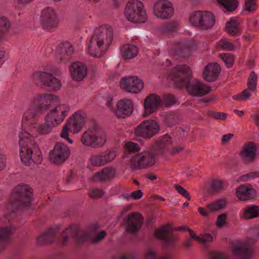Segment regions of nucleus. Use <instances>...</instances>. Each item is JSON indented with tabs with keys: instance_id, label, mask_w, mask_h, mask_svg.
Masks as SVG:
<instances>
[{
	"instance_id": "58",
	"label": "nucleus",
	"mask_w": 259,
	"mask_h": 259,
	"mask_svg": "<svg viewBox=\"0 0 259 259\" xmlns=\"http://www.w3.org/2000/svg\"><path fill=\"white\" fill-rule=\"evenodd\" d=\"M36 243L38 245H45L51 243L50 238L48 239L44 233L40 234L36 238Z\"/></svg>"
},
{
	"instance_id": "47",
	"label": "nucleus",
	"mask_w": 259,
	"mask_h": 259,
	"mask_svg": "<svg viewBox=\"0 0 259 259\" xmlns=\"http://www.w3.org/2000/svg\"><path fill=\"white\" fill-rule=\"evenodd\" d=\"M89 160L91 165L93 166L96 167H100L103 166L100 153L91 155Z\"/></svg>"
},
{
	"instance_id": "6",
	"label": "nucleus",
	"mask_w": 259,
	"mask_h": 259,
	"mask_svg": "<svg viewBox=\"0 0 259 259\" xmlns=\"http://www.w3.org/2000/svg\"><path fill=\"white\" fill-rule=\"evenodd\" d=\"M80 141L83 145L95 148L102 147L106 142L105 133L99 128H92L84 132Z\"/></svg>"
},
{
	"instance_id": "57",
	"label": "nucleus",
	"mask_w": 259,
	"mask_h": 259,
	"mask_svg": "<svg viewBox=\"0 0 259 259\" xmlns=\"http://www.w3.org/2000/svg\"><path fill=\"white\" fill-rule=\"evenodd\" d=\"M106 235V232L104 230H102L96 235L92 239V241L94 243H97L102 241L105 237Z\"/></svg>"
},
{
	"instance_id": "13",
	"label": "nucleus",
	"mask_w": 259,
	"mask_h": 259,
	"mask_svg": "<svg viewBox=\"0 0 259 259\" xmlns=\"http://www.w3.org/2000/svg\"><path fill=\"white\" fill-rule=\"evenodd\" d=\"M70 150L64 143L58 142L55 145L53 150L49 154L50 161L55 164L63 163L69 157Z\"/></svg>"
},
{
	"instance_id": "31",
	"label": "nucleus",
	"mask_w": 259,
	"mask_h": 259,
	"mask_svg": "<svg viewBox=\"0 0 259 259\" xmlns=\"http://www.w3.org/2000/svg\"><path fill=\"white\" fill-rule=\"evenodd\" d=\"M115 174L116 170L114 168L110 166L106 167L96 172L92 180L95 182H108L114 179Z\"/></svg>"
},
{
	"instance_id": "18",
	"label": "nucleus",
	"mask_w": 259,
	"mask_h": 259,
	"mask_svg": "<svg viewBox=\"0 0 259 259\" xmlns=\"http://www.w3.org/2000/svg\"><path fill=\"white\" fill-rule=\"evenodd\" d=\"M188 94L193 97H201L208 94L211 90L209 85L201 82L196 79H192L186 87Z\"/></svg>"
},
{
	"instance_id": "19",
	"label": "nucleus",
	"mask_w": 259,
	"mask_h": 259,
	"mask_svg": "<svg viewBox=\"0 0 259 259\" xmlns=\"http://www.w3.org/2000/svg\"><path fill=\"white\" fill-rule=\"evenodd\" d=\"M257 76L254 71H252L248 79L247 85L248 89H245L242 92L234 95L232 98L234 100L242 101L250 99L251 93L254 92L256 90Z\"/></svg>"
},
{
	"instance_id": "54",
	"label": "nucleus",
	"mask_w": 259,
	"mask_h": 259,
	"mask_svg": "<svg viewBox=\"0 0 259 259\" xmlns=\"http://www.w3.org/2000/svg\"><path fill=\"white\" fill-rule=\"evenodd\" d=\"M227 214L222 213L218 215L216 221V225L219 228L223 227L226 223Z\"/></svg>"
},
{
	"instance_id": "15",
	"label": "nucleus",
	"mask_w": 259,
	"mask_h": 259,
	"mask_svg": "<svg viewBox=\"0 0 259 259\" xmlns=\"http://www.w3.org/2000/svg\"><path fill=\"white\" fill-rule=\"evenodd\" d=\"M41 25L44 29L51 30L58 26L59 21L57 14L52 8H46L41 12Z\"/></svg>"
},
{
	"instance_id": "55",
	"label": "nucleus",
	"mask_w": 259,
	"mask_h": 259,
	"mask_svg": "<svg viewBox=\"0 0 259 259\" xmlns=\"http://www.w3.org/2000/svg\"><path fill=\"white\" fill-rule=\"evenodd\" d=\"M184 149V147L183 146H171L169 149V151H167V154L173 156L181 152Z\"/></svg>"
},
{
	"instance_id": "20",
	"label": "nucleus",
	"mask_w": 259,
	"mask_h": 259,
	"mask_svg": "<svg viewBox=\"0 0 259 259\" xmlns=\"http://www.w3.org/2000/svg\"><path fill=\"white\" fill-rule=\"evenodd\" d=\"M257 147L251 142L244 144L239 152V156L242 162L246 164L253 162L256 157Z\"/></svg>"
},
{
	"instance_id": "42",
	"label": "nucleus",
	"mask_w": 259,
	"mask_h": 259,
	"mask_svg": "<svg viewBox=\"0 0 259 259\" xmlns=\"http://www.w3.org/2000/svg\"><path fill=\"white\" fill-rule=\"evenodd\" d=\"M248 241L254 242L259 238V229L253 227L249 229L247 233Z\"/></svg>"
},
{
	"instance_id": "24",
	"label": "nucleus",
	"mask_w": 259,
	"mask_h": 259,
	"mask_svg": "<svg viewBox=\"0 0 259 259\" xmlns=\"http://www.w3.org/2000/svg\"><path fill=\"white\" fill-rule=\"evenodd\" d=\"M85 122V114L81 112L75 113L67 122L70 132L77 133L81 131Z\"/></svg>"
},
{
	"instance_id": "12",
	"label": "nucleus",
	"mask_w": 259,
	"mask_h": 259,
	"mask_svg": "<svg viewBox=\"0 0 259 259\" xmlns=\"http://www.w3.org/2000/svg\"><path fill=\"white\" fill-rule=\"evenodd\" d=\"M55 107L45 116L56 126L60 124L66 117L70 110L69 106L65 104L54 105Z\"/></svg>"
},
{
	"instance_id": "25",
	"label": "nucleus",
	"mask_w": 259,
	"mask_h": 259,
	"mask_svg": "<svg viewBox=\"0 0 259 259\" xmlns=\"http://www.w3.org/2000/svg\"><path fill=\"white\" fill-rule=\"evenodd\" d=\"M161 102V98L156 94H151L147 96L144 101V116L151 114L158 109Z\"/></svg>"
},
{
	"instance_id": "10",
	"label": "nucleus",
	"mask_w": 259,
	"mask_h": 259,
	"mask_svg": "<svg viewBox=\"0 0 259 259\" xmlns=\"http://www.w3.org/2000/svg\"><path fill=\"white\" fill-rule=\"evenodd\" d=\"M159 125L156 121L144 120L137 127L135 134L145 139H150L159 133Z\"/></svg>"
},
{
	"instance_id": "9",
	"label": "nucleus",
	"mask_w": 259,
	"mask_h": 259,
	"mask_svg": "<svg viewBox=\"0 0 259 259\" xmlns=\"http://www.w3.org/2000/svg\"><path fill=\"white\" fill-rule=\"evenodd\" d=\"M192 72L186 65H178L171 72V79L179 88L186 87L192 79Z\"/></svg>"
},
{
	"instance_id": "56",
	"label": "nucleus",
	"mask_w": 259,
	"mask_h": 259,
	"mask_svg": "<svg viewBox=\"0 0 259 259\" xmlns=\"http://www.w3.org/2000/svg\"><path fill=\"white\" fill-rule=\"evenodd\" d=\"M175 188L178 192L182 195L183 197H185L188 200H191V196L189 192L183 187L180 185H176Z\"/></svg>"
},
{
	"instance_id": "17",
	"label": "nucleus",
	"mask_w": 259,
	"mask_h": 259,
	"mask_svg": "<svg viewBox=\"0 0 259 259\" xmlns=\"http://www.w3.org/2000/svg\"><path fill=\"white\" fill-rule=\"evenodd\" d=\"M120 84L122 89L134 94L139 93L144 87L142 80L134 76L122 78Z\"/></svg>"
},
{
	"instance_id": "44",
	"label": "nucleus",
	"mask_w": 259,
	"mask_h": 259,
	"mask_svg": "<svg viewBox=\"0 0 259 259\" xmlns=\"http://www.w3.org/2000/svg\"><path fill=\"white\" fill-rule=\"evenodd\" d=\"M227 67H231L234 62V57L229 53H222L220 55Z\"/></svg>"
},
{
	"instance_id": "41",
	"label": "nucleus",
	"mask_w": 259,
	"mask_h": 259,
	"mask_svg": "<svg viewBox=\"0 0 259 259\" xmlns=\"http://www.w3.org/2000/svg\"><path fill=\"white\" fill-rule=\"evenodd\" d=\"M177 103V99L173 95H165L161 99V104L165 107H170Z\"/></svg>"
},
{
	"instance_id": "11",
	"label": "nucleus",
	"mask_w": 259,
	"mask_h": 259,
	"mask_svg": "<svg viewBox=\"0 0 259 259\" xmlns=\"http://www.w3.org/2000/svg\"><path fill=\"white\" fill-rule=\"evenodd\" d=\"M35 79L37 83L46 86L51 91H58L62 86L61 81L49 72H37Z\"/></svg>"
},
{
	"instance_id": "7",
	"label": "nucleus",
	"mask_w": 259,
	"mask_h": 259,
	"mask_svg": "<svg viewBox=\"0 0 259 259\" xmlns=\"http://www.w3.org/2000/svg\"><path fill=\"white\" fill-rule=\"evenodd\" d=\"M189 21L191 24L202 30L211 28L214 24V15L208 11H196L190 16Z\"/></svg>"
},
{
	"instance_id": "61",
	"label": "nucleus",
	"mask_w": 259,
	"mask_h": 259,
	"mask_svg": "<svg viewBox=\"0 0 259 259\" xmlns=\"http://www.w3.org/2000/svg\"><path fill=\"white\" fill-rule=\"evenodd\" d=\"M45 235L46 236V238L48 239L50 238L51 243L52 242L56 236V231L55 229H50L44 233Z\"/></svg>"
},
{
	"instance_id": "40",
	"label": "nucleus",
	"mask_w": 259,
	"mask_h": 259,
	"mask_svg": "<svg viewBox=\"0 0 259 259\" xmlns=\"http://www.w3.org/2000/svg\"><path fill=\"white\" fill-rule=\"evenodd\" d=\"M12 234V228L10 227H5L0 228V241L8 242L10 240Z\"/></svg>"
},
{
	"instance_id": "3",
	"label": "nucleus",
	"mask_w": 259,
	"mask_h": 259,
	"mask_svg": "<svg viewBox=\"0 0 259 259\" xmlns=\"http://www.w3.org/2000/svg\"><path fill=\"white\" fill-rule=\"evenodd\" d=\"M112 38V30L110 27L102 25L97 28L89 45V54L93 57H101L111 44Z\"/></svg>"
},
{
	"instance_id": "5",
	"label": "nucleus",
	"mask_w": 259,
	"mask_h": 259,
	"mask_svg": "<svg viewBox=\"0 0 259 259\" xmlns=\"http://www.w3.org/2000/svg\"><path fill=\"white\" fill-rule=\"evenodd\" d=\"M126 19L133 23H144L147 19V14L142 2L139 0H130L124 9Z\"/></svg>"
},
{
	"instance_id": "60",
	"label": "nucleus",
	"mask_w": 259,
	"mask_h": 259,
	"mask_svg": "<svg viewBox=\"0 0 259 259\" xmlns=\"http://www.w3.org/2000/svg\"><path fill=\"white\" fill-rule=\"evenodd\" d=\"M125 147L127 150H128L130 152L140 150V146L137 144L132 142H128L126 143Z\"/></svg>"
},
{
	"instance_id": "49",
	"label": "nucleus",
	"mask_w": 259,
	"mask_h": 259,
	"mask_svg": "<svg viewBox=\"0 0 259 259\" xmlns=\"http://www.w3.org/2000/svg\"><path fill=\"white\" fill-rule=\"evenodd\" d=\"M177 238L173 235L169 234L163 241V245L167 248L173 247L176 242Z\"/></svg>"
},
{
	"instance_id": "14",
	"label": "nucleus",
	"mask_w": 259,
	"mask_h": 259,
	"mask_svg": "<svg viewBox=\"0 0 259 259\" xmlns=\"http://www.w3.org/2000/svg\"><path fill=\"white\" fill-rule=\"evenodd\" d=\"M153 12L155 15L161 19H168L174 14L172 3L168 0H159L154 5Z\"/></svg>"
},
{
	"instance_id": "62",
	"label": "nucleus",
	"mask_w": 259,
	"mask_h": 259,
	"mask_svg": "<svg viewBox=\"0 0 259 259\" xmlns=\"http://www.w3.org/2000/svg\"><path fill=\"white\" fill-rule=\"evenodd\" d=\"M213 240V237L211 234L206 233L202 236L201 237H199L198 241L201 242H210Z\"/></svg>"
},
{
	"instance_id": "23",
	"label": "nucleus",
	"mask_w": 259,
	"mask_h": 259,
	"mask_svg": "<svg viewBox=\"0 0 259 259\" xmlns=\"http://www.w3.org/2000/svg\"><path fill=\"white\" fill-rule=\"evenodd\" d=\"M143 221L139 212H134L128 215L126 221V231L129 233H135L142 227Z\"/></svg>"
},
{
	"instance_id": "51",
	"label": "nucleus",
	"mask_w": 259,
	"mask_h": 259,
	"mask_svg": "<svg viewBox=\"0 0 259 259\" xmlns=\"http://www.w3.org/2000/svg\"><path fill=\"white\" fill-rule=\"evenodd\" d=\"M244 8L249 12L254 11L256 9V0H245Z\"/></svg>"
},
{
	"instance_id": "2",
	"label": "nucleus",
	"mask_w": 259,
	"mask_h": 259,
	"mask_svg": "<svg viewBox=\"0 0 259 259\" xmlns=\"http://www.w3.org/2000/svg\"><path fill=\"white\" fill-rule=\"evenodd\" d=\"M20 156L22 163L28 166L41 163V152L34 138L28 132L22 131L19 135Z\"/></svg>"
},
{
	"instance_id": "53",
	"label": "nucleus",
	"mask_w": 259,
	"mask_h": 259,
	"mask_svg": "<svg viewBox=\"0 0 259 259\" xmlns=\"http://www.w3.org/2000/svg\"><path fill=\"white\" fill-rule=\"evenodd\" d=\"M224 182L222 180H215L211 183V188L214 191H218L223 190Z\"/></svg>"
},
{
	"instance_id": "36",
	"label": "nucleus",
	"mask_w": 259,
	"mask_h": 259,
	"mask_svg": "<svg viewBox=\"0 0 259 259\" xmlns=\"http://www.w3.org/2000/svg\"><path fill=\"white\" fill-rule=\"evenodd\" d=\"M224 10L227 12H233L238 7V0H217Z\"/></svg>"
},
{
	"instance_id": "50",
	"label": "nucleus",
	"mask_w": 259,
	"mask_h": 259,
	"mask_svg": "<svg viewBox=\"0 0 259 259\" xmlns=\"http://www.w3.org/2000/svg\"><path fill=\"white\" fill-rule=\"evenodd\" d=\"M209 259H228L227 255L220 252L210 251L208 253Z\"/></svg>"
},
{
	"instance_id": "27",
	"label": "nucleus",
	"mask_w": 259,
	"mask_h": 259,
	"mask_svg": "<svg viewBox=\"0 0 259 259\" xmlns=\"http://www.w3.org/2000/svg\"><path fill=\"white\" fill-rule=\"evenodd\" d=\"M236 194L241 201H246L254 198L256 195L255 190L249 184L242 185L238 187Z\"/></svg>"
},
{
	"instance_id": "38",
	"label": "nucleus",
	"mask_w": 259,
	"mask_h": 259,
	"mask_svg": "<svg viewBox=\"0 0 259 259\" xmlns=\"http://www.w3.org/2000/svg\"><path fill=\"white\" fill-rule=\"evenodd\" d=\"M226 206V202L224 199H220L207 205V207L210 212H214L224 208Z\"/></svg>"
},
{
	"instance_id": "48",
	"label": "nucleus",
	"mask_w": 259,
	"mask_h": 259,
	"mask_svg": "<svg viewBox=\"0 0 259 259\" xmlns=\"http://www.w3.org/2000/svg\"><path fill=\"white\" fill-rule=\"evenodd\" d=\"M257 178H259V171H255L241 176L239 179L241 181L246 182Z\"/></svg>"
},
{
	"instance_id": "16",
	"label": "nucleus",
	"mask_w": 259,
	"mask_h": 259,
	"mask_svg": "<svg viewBox=\"0 0 259 259\" xmlns=\"http://www.w3.org/2000/svg\"><path fill=\"white\" fill-rule=\"evenodd\" d=\"M69 237L73 238L80 243L86 240L89 237V235L86 232L80 231L77 226L72 225L64 231L63 239L61 242L62 246L66 245Z\"/></svg>"
},
{
	"instance_id": "8",
	"label": "nucleus",
	"mask_w": 259,
	"mask_h": 259,
	"mask_svg": "<svg viewBox=\"0 0 259 259\" xmlns=\"http://www.w3.org/2000/svg\"><path fill=\"white\" fill-rule=\"evenodd\" d=\"M155 163V154L152 151H147L133 156L130 159V167L134 169H147Z\"/></svg>"
},
{
	"instance_id": "45",
	"label": "nucleus",
	"mask_w": 259,
	"mask_h": 259,
	"mask_svg": "<svg viewBox=\"0 0 259 259\" xmlns=\"http://www.w3.org/2000/svg\"><path fill=\"white\" fill-rule=\"evenodd\" d=\"M219 46L223 50L227 51H232L234 50L235 49V47L232 42L225 39H222L220 41Z\"/></svg>"
},
{
	"instance_id": "28",
	"label": "nucleus",
	"mask_w": 259,
	"mask_h": 259,
	"mask_svg": "<svg viewBox=\"0 0 259 259\" xmlns=\"http://www.w3.org/2000/svg\"><path fill=\"white\" fill-rule=\"evenodd\" d=\"M221 71V68L218 64L210 63L205 67L203 76L206 81L212 82L218 78Z\"/></svg>"
},
{
	"instance_id": "35",
	"label": "nucleus",
	"mask_w": 259,
	"mask_h": 259,
	"mask_svg": "<svg viewBox=\"0 0 259 259\" xmlns=\"http://www.w3.org/2000/svg\"><path fill=\"white\" fill-rule=\"evenodd\" d=\"M259 217V207L252 205L244 209L241 218L244 220H249Z\"/></svg>"
},
{
	"instance_id": "4",
	"label": "nucleus",
	"mask_w": 259,
	"mask_h": 259,
	"mask_svg": "<svg viewBox=\"0 0 259 259\" xmlns=\"http://www.w3.org/2000/svg\"><path fill=\"white\" fill-rule=\"evenodd\" d=\"M32 200V192L30 187L19 185L13 190L8 208L14 212L21 207H29Z\"/></svg>"
},
{
	"instance_id": "39",
	"label": "nucleus",
	"mask_w": 259,
	"mask_h": 259,
	"mask_svg": "<svg viewBox=\"0 0 259 259\" xmlns=\"http://www.w3.org/2000/svg\"><path fill=\"white\" fill-rule=\"evenodd\" d=\"M169 227L168 226H164L157 230L155 233L154 236L158 240H165L167 236L169 234Z\"/></svg>"
},
{
	"instance_id": "63",
	"label": "nucleus",
	"mask_w": 259,
	"mask_h": 259,
	"mask_svg": "<svg viewBox=\"0 0 259 259\" xmlns=\"http://www.w3.org/2000/svg\"><path fill=\"white\" fill-rule=\"evenodd\" d=\"M129 196H132L134 199L137 200L140 199L143 196V192L141 190H138L133 191L131 193L128 194Z\"/></svg>"
},
{
	"instance_id": "43",
	"label": "nucleus",
	"mask_w": 259,
	"mask_h": 259,
	"mask_svg": "<svg viewBox=\"0 0 259 259\" xmlns=\"http://www.w3.org/2000/svg\"><path fill=\"white\" fill-rule=\"evenodd\" d=\"M10 27L11 23L9 20L5 17H0V34L7 33Z\"/></svg>"
},
{
	"instance_id": "46",
	"label": "nucleus",
	"mask_w": 259,
	"mask_h": 259,
	"mask_svg": "<svg viewBox=\"0 0 259 259\" xmlns=\"http://www.w3.org/2000/svg\"><path fill=\"white\" fill-rule=\"evenodd\" d=\"M178 26V23L175 21H170L162 24L161 29L164 32L174 31Z\"/></svg>"
},
{
	"instance_id": "1",
	"label": "nucleus",
	"mask_w": 259,
	"mask_h": 259,
	"mask_svg": "<svg viewBox=\"0 0 259 259\" xmlns=\"http://www.w3.org/2000/svg\"><path fill=\"white\" fill-rule=\"evenodd\" d=\"M60 102L58 96L52 94H37L31 98L30 104L32 107L28 108L24 113L22 122L28 125L35 121V118L39 115L41 110L47 111L53 105Z\"/></svg>"
},
{
	"instance_id": "34",
	"label": "nucleus",
	"mask_w": 259,
	"mask_h": 259,
	"mask_svg": "<svg viewBox=\"0 0 259 259\" xmlns=\"http://www.w3.org/2000/svg\"><path fill=\"white\" fill-rule=\"evenodd\" d=\"M56 126H57L53 122L45 116V122L38 126L37 132L40 135H47L50 134L52 129Z\"/></svg>"
},
{
	"instance_id": "30",
	"label": "nucleus",
	"mask_w": 259,
	"mask_h": 259,
	"mask_svg": "<svg viewBox=\"0 0 259 259\" xmlns=\"http://www.w3.org/2000/svg\"><path fill=\"white\" fill-rule=\"evenodd\" d=\"M69 70L72 79L77 81L82 80L87 75L86 66L79 62L73 63L70 65Z\"/></svg>"
},
{
	"instance_id": "37",
	"label": "nucleus",
	"mask_w": 259,
	"mask_h": 259,
	"mask_svg": "<svg viewBox=\"0 0 259 259\" xmlns=\"http://www.w3.org/2000/svg\"><path fill=\"white\" fill-rule=\"evenodd\" d=\"M104 165L113 161L116 158V153L113 151H105L100 153Z\"/></svg>"
},
{
	"instance_id": "64",
	"label": "nucleus",
	"mask_w": 259,
	"mask_h": 259,
	"mask_svg": "<svg viewBox=\"0 0 259 259\" xmlns=\"http://www.w3.org/2000/svg\"><path fill=\"white\" fill-rule=\"evenodd\" d=\"M145 256L147 258L156 259L157 254L153 249L149 248L145 252Z\"/></svg>"
},
{
	"instance_id": "26",
	"label": "nucleus",
	"mask_w": 259,
	"mask_h": 259,
	"mask_svg": "<svg viewBox=\"0 0 259 259\" xmlns=\"http://www.w3.org/2000/svg\"><path fill=\"white\" fill-rule=\"evenodd\" d=\"M175 143L174 139L169 134H166L158 138L155 143L156 150L162 154H166L170 147Z\"/></svg>"
},
{
	"instance_id": "29",
	"label": "nucleus",
	"mask_w": 259,
	"mask_h": 259,
	"mask_svg": "<svg viewBox=\"0 0 259 259\" xmlns=\"http://www.w3.org/2000/svg\"><path fill=\"white\" fill-rule=\"evenodd\" d=\"M133 104L130 100H120L117 104L115 115L118 117L125 118L130 116L133 111Z\"/></svg>"
},
{
	"instance_id": "52",
	"label": "nucleus",
	"mask_w": 259,
	"mask_h": 259,
	"mask_svg": "<svg viewBox=\"0 0 259 259\" xmlns=\"http://www.w3.org/2000/svg\"><path fill=\"white\" fill-rule=\"evenodd\" d=\"M89 196L92 199H97L102 197L104 195L102 190L98 188L93 189L89 192Z\"/></svg>"
},
{
	"instance_id": "33",
	"label": "nucleus",
	"mask_w": 259,
	"mask_h": 259,
	"mask_svg": "<svg viewBox=\"0 0 259 259\" xmlns=\"http://www.w3.org/2000/svg\"><path fill=\"white\" fill-rule=\"evenodd\" d=\"M139 48L135 45L125 44L120 49L122 57L128 60L136 57L139 53Z\"/></svg>"
},
{
	"instance_id": "59",
	"label": "nucleus",
	"mask_w": 259,
	"mask_h": 259,
	"mask_svg": "<svg viewBox=\"0 0 259 259\" xmlns=\"http://www.w3.org/2000/svg\"><path fill=\"white\" fill-rule=\"evenodd\" d=\"M228 114L224 112H211L210 116L215 119L225 121L226 120Z\"/></svg>"
},
{
	"instance_id": "21",
	"label": "nucleus",
	"mask_w": 259,
	"mask_h": 259,
	"mask_svg": "<svg viewBox=\"0 0 259 259\" xmlns=\"http://www.w3.org/2000/svg\"><path fill=\"white\" fill-rule=\"evenodd\" d=\"M73 53L74 49L72 44L68 41H64L57 48L56 57L60 62L66 63L71 60Z\"/></svg>"
},
{
	"instance_id": "22",
	"label": "nucleus",
	"mask_w": 259,
	"mask_h": 259,
	"mask_svg": "<svg viewBox=\"0 0 259 259\" xmlns=\"http://www.w3.org/2000/svg\"><path fill=\"white\" fill-rule=\"evenodd\" d=\"M232 252L240 259H251L253 257V249L248 242H239L233 245Z\"/></svg>"
},
{
	"instance_id": "32",
	"label": "nucleus",
	"mask_w": 259,
	"mask_h": 259,
	"mask_svg": "<svg viewBox=\"0 0 259 259\" xmlns=\"http://www.w3.org/2000/svg\"><path fill=\"white\" fill-rule=\"evenodd\" d=\"M225 30L232 36H239L243 32L240 21L235 19H231L227 22Z\"/></svg>"
}]
</instances>
